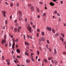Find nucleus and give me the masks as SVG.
<instances>
[{"label":"nucleus","instance_id":"obj_57","mask_svg":"<svg viewBox=\"0 0 66 66\" xmlns=\"http://www.w3.org/2000/svg\"><path fill=\"white\" fill-rule=\"evenodd\" d=\"M60 2L61 4H63V2L62 1H61Z\"/></svg>","mask_w":66,"mask_h":66},{"label":"nucleus","instance_id":"obj_6","mask_svg":"<svg viewBox=\"0 0 66 66\" xmlns=\"http://www.w3.org/2000/svg\"><path fill=\"white\" fill-rule=\"evenodd\" d=\"M18 32H19V30H21V27L20 26L18 27Z\"/></svg>","mask_w":66,"mask_h":66},{"label":"nucleus","instance_id":"obj_15","mask_svg":"<svg viewBox=\"0 0 66 66\" xmlns=\"http://www.w3.org/2000/svg\"><path fill=\"white\" fill-rule=\"evenodd\" d=\"M25 54L26 55H27V56H29V54L28 53L25 52Z\"/></svg>","mask_w":66,"mask_h":66},{"label":"nucleus","instance_id":"obj_1","mask_svg":"<svg viewBox=\"0 0 66 66\" xmlns=\"http://www.w3.org/2000/svg\"><path fill=\"white\" fill-rule=\"evenodd\" d=\"M2 44V45H4V44H5L6 43V40H2L1 41Z\"/></svg>","mask_w":66,"mask_h":66},{"label":"nucleus","instance_id":"obj_44","mask_svg":"<svg viewBox=\"0 0 66 66\" xmlns=\"http://www.w3.org/2000/svg\"><path fill=\"white\" fill-rule=\"evenodd\" d=\"M6 26H5L4 27H3V29L4 30V29H5V28H6Z\"/></svg>","mask_w":66,"mask_h":66},{"label":"nucleus","instance_id":"obj_41","mask_svg":"<svg viewBox=\"0 0 66 66\" xmlns=\"http://www.w3.org/2000/svg\"><path fill=\"white\" fill-rule=\"evenodd\" d=\"M32 62H34V61H35L34 59H33L32 58Z\"/></svg>","mask_w":66,"mask_h":66},{"label":"nucleus","instance_id":"obj_58","mask_svg":"<svg viewBox=\"0 0 66 66\" xmlns=\"http://www.w3.org/2000/svg\"><path fill=\"white\" fill-rule=\"evenodd\" d=\"M39 31H40L39 29H37V31H38V32H39Z\"/></svg>","mask_w":66,"mask_h":66},{"label":"nucleus","instance_id":"obj_2","mask_svg":"<svg viewBox=\"0 0 66 66\" xmlns=\"http://www.w3.org/2000/svg\"><path fill=\"white\" fill-rule=\"evenodd\" d=\"M46 29L47 30H49L50 31H51L52 30V28L51 27H47L46 28Z\"/></svg>","mask_w":66,"mask_h":66},{"label":"nucleus","instance_id":"obj_16","mask_svg":"<svg viewBox=\"0 0 66 66\" xmlns=\"http://www.w3.org/2000/svg\"><path fill=\"white\" fill-rule=\"evenodd\" d=\"M50 5H51L52 6H53V5H54V3H52V2L50 3Z\"/></svg>","mask_w":66,"mask_h":66},{"label":"nucleus","instance_id":"obj_24","mask_svg":"<svg viewBox=\"0 0 66 66\" xmlns=\"http://www.w3.org/2000/svg\"><path fill=\"white\" fill-rule=\"evenodd\" d=\"M46 15V14L45 13H43V16H45Z\"/></svg>","mask_w":66,"mask_h":66},{"label":"nucleus","instance_id":"obj_56","mask_svg":"<svg viewBox=\"0 0 66 66\" xmlns=\"http://www.w3.org/2000/svg\"><path fill=\"white\" fill-rule=\"evenodd\" d=\"M17 58H20V56H17Z\"/></svg>","mask_w":66,"mask_h":66},{"label":"nucleus","instance_id":"obj_17","mask_svg":"<svg viewBox=\"0 0 66 66\" xmlns=\"http://www.w3.org/2000/svg\"><path fill=\"white\" fill-rule=\"evenodd\" d=\"M61 34L62 36L63 37H64L65 36V35H64V34H62L61 33Z\"/></svg>","mask_w":66,"mask_h":66},{"label":"nucleus","instance_id":"obj_25","mask_svg":"<svg viewBox=\"0 0 66 66\" xmlns=\"http://www.w3.org/2000/svg\"><path fill=\"white\" fill-rule=\"evenodd\" d=\"M52 31L54 33H55V31H54V29H52Z\"/></svg>","mask_w":66,"mask_h":66},{"label":"nucleus","instance_id":"obj_3","mask_svg":"<svg viewBox=\"0 0 66 66\" xmlns=\"http://www.w3.org/2000/svg\"><path fill=\"white\" fill-rule=\"evenodd\" d=\"M28 31H29L30 33H31V32H32V30H31V27H29L28 28Z\"/></svg>","mask_w":66,"mask_h":66},{"label":"nucleus","instance_id":"obj_45","mask_svg":"<svg viewBox=\"0 0 66 66\" xmlns=\"http://www.w3.org/2000/svg\"><path fill=\"white\" fill-rule=\"evenodd\" d=\"M25 20L26 22H27V18H26L25 19Z\"/></svg>","mask_w":66,"mask_h":66},{"label":"nucleus","instance_id":"obj_42","mask_svg":"<svg viewBox=\"0 0 66 66\" xmlns=\"http://www.w3.org/2000/svg\"><path fill=\"white\" fill-rule=\"evenodd\" d=\"M63 54H66V52H63Z\"/></svg>","mask_w":66,"mask_h":66},{"label":"nucleus","instance_id":"obj_37","mask_svg":"<svg viewBox=\"0 0 66 66\" xmlns=\"http://www.w3.org/2000/svg\"><path fill=\"white\" fill-rule=\"evenodd\" d=\"M13 43H14L15 42V39H12Z\"/></svg>","mask_w":66,"mask_h":66},{"label":"nucleus","instance_id":"obj_64","mask_svg":"<svg viewBox=\"0 0 66 66\" xmlns=\"http://www.w3.org/2000/svg\"><path fill=\"white\" fill-rule=\"evenodd\" d=\"M12 54H13V53H14V51H12Z\"/></svg>","mask_w":66,"mask_h":66},{"label":"nucleus","instance_id":"obj_35","mask_svg":"<svg viewBox=\"0 0 66 66\" xmlns=\"http://www.w3.org/2000/svg\"><path fill=\"white\" fill-rule=\"evenodd\" d=\"M39 41L40 43L41 42V41H42V40H41V38H40V39L39 40Z\"/></svg>","mask_w":66,"mask_h":66},{"label":"nucleus","instance_id":"obj_52","mask_svg":"<svg viewBox=\"0 0 66 66\" xmlns=\"http://www.w3.org/2000/svg\"><path fill=\"white\" fill-rule=\"evenodd\" d=\"M49 51L50 52H51V48L49 49Z\"/></svg>","mask_w":66,"mask_h":66},{"label":"nucleus","instance_id":"obj_14","mask_svg":"<svg viewBox=\"0 0 66 66\" xmlns=\"http://www.w3.org/2000/svg\"><path fill=\"white\" fill-rule=\"evenodd\" d=\"M41 39V40H42L43 41H45V38H44L43 37H42Z\"/></svg>","mask_w":66,"mask_h":66},{"label":"nucleus","instance_id":"obj_21","mask_svg":"<svg viewBox=\"0 0 66 66\" xmlns=\"http://www.w3.org/2000/svg\"><path fill=\"white\" fill-rule=\"evenodd\" d=\"M26 62L28 63H29V62H30V60H28V59H26Z\"/></svg>","mask_w":66,"mask_h":66},{"label":"nucleus","instance_id":"obj_20","mask_svg":"<svg viewBox=\"0 0 66 66\" xmlns=\"http://www.w3.org/2000/svg\"><path fill=\"white\" fill-rule=\"evenodd\" d=\"M4 37L5 39H6V35H5L4 36Z\"/></svg>","mask_w":66,"mask_h":66},{"label":"nucleus","instance_id":"obj_30","mask_svg":"<svg viewBox=\"0 0 66 66\" xmlns=\"http://www.w3.org/2000/svg\"><path fill=\"white\" fill-rule=\"evenodd\" d=\"M15 42H16V43H17V42H18V39H16L15 40Z\"/></svg>","mask_w":66,"mask_h":66},{"label":"nucleus","instance_id":"obj_32","mask_svg":"<svg viewBox=\"0 0 66 66\" xmlns=\"http://www.w3.org/2000/svg\"><path fill=\"white\" fill-rule=\"evenodd\" d=\"M42 35H45V34L44 33V32H42Z\"/></svg>","mask_w":66,"mask_h":66},{"label":"nucleus","instance_id":"obj_29","mask_svg":"<svg viewBox=\"0 0 66 66\" xmlns=\"http://www.w3.org/2000/svg\"><path fill=\"white\" fill-rule=\"evenodd\" d=\"M10 60L9 59H7V60H6V62H10Z\"/></svg>","mask_w":66,"mask_h":66},{"label":"nucleus","instance_id":"obj_51","mask_svg":"<svg viewBox=\"0 0 66 66\" xmlns=\"http://www.w3.org/2000/svg\"><path fill=\"white\" fill-rule=\"evenodd\" d=\"M52 63H54V61H53V60H52Z\"/></svg>","mask_w":66,"mask_h":66},{"label":"nucleus","instance_id":"obj_46","mask_svg":"<svg viewBox=\"0 0 66 66\" xmlns=\"http://www.w3.org/2000/svg\"><path fill=\"white\" fill-rule=\"evenodd\" d=\"M30 24L31 26H33V22H30Z\"/></svg>","mask_w":66,"mask_h":66},{"label":"nucleus","instance_id":"obj_49","mask_svg":"<svg viewBox=\"0 0 66 66\" xmlns=\"http://www.w3.org/2000/svg\"><path fill=\"white\" fill-rule=\"evenodd\" d=\"M19 20H20V21H21V19H22V18H19Z\"/></svg>","mask_w":66,"mask_h":66},{"label":"nucleus","instance_id":"obj_33","mask_svg":"<svg viewBox=\"0 0 66 66\" xmlns=\"http://www.w3.org/2000/svg\"><path fill=\"white\" fill-rule=\"evenodd\" d=\"M9 45L10 47H11V43L10 42H9Z\"/></svg>","mask_w":66,"mask_h":66},{"label":"nucleus","instance_id":"obj_47","mask_svg":"<svg viewBox=\"0 0 66 66\" xmlns=\"http://www.w3.org/2000/svg\"><path fill=\"white\" fill-rule=\"evenodd\" d=\"M29 38H30L31 39H32V36H30L29 37H28Z\"/></svg>","mask_w":66,"mask_h":66},{"label":"nucleus","instance_id":"obj_28","mask_svg":"<svg viewBox=\"0 0 66 66\" xmlns=\"http://www.w3.org/2000/svg\"><path fill=\"white\" fill-rule=\"evenodd\" d=\"M16 6L17 7H18V6H19V3L18 2L16 3Z\"/></svg>","mask_w":66,"mask_h":66},{"label":"nucleus","instance_id":"obj_27","mask_svg":"<svg viewBox=\"0 0 66 66\" xmlns=\"http://www.w3.org/2000/svg\"><path fill=\"white\" fill-rule=\"evenodd\" d=\"M2 60H4V57L3 56H2Z\"/></svg>","mask_w":66,"mask_h":66},{"label":"nucleus","instance_id":"obj_60","mask_svg":"<svg viewBox=\"0 0 66 66\" xmlns=\"http://www.w3.org/2000/svg\"><path fill=\"white\" fill-rule=\"evenodd\" d=\"M63 38H61V40H62V42H63Z\"/></svg>","mask_w":66,"mask_h":66},{"label":"nucleus","instance_id":"obj_40","mask_svg":"<svg viewBox=\"0 0 66 66\" xmlns=\"http://www.w3.org/2000/svg\"><path fill=\"white\" fill-rule=\"evenodd\" d=\"M63 44L64 45H66V42H63Z\"/></svg>","mask_w":66,"mask_h":66},{"label":"nucleus","instance_id":"obj_54","mask_svg":"<svg viewBox=\"0 0 66 66\" xmlns=\"http://www.w3.org/2000/svg\"><path fill=\"white\" fill-rule=\"evenodd\" d=\"M57 15L58 16H60V14L59 13H57Z\"/></svg>","mask_w":66,"mask_h":66},{"label":"nucleus","instance_id":"obj_13","mask_svg":"<svg viewBox=\"0 0 66 66\" xmlns=\"http://www.w3.org/2000/svg\"><path fill=\"white\" fill-rule=\"evenodd\" d=\"M54 63H55V65H57V61H56V60H55Z\"/></svg>","mask_w":66,"mask_h":66},{"label":"nucleus","instance_id":"obj_55","mask_svg":"<svg viewBox=\"0 0 66 66\" xmlns=\"http://www.w3.org/2000/svg\"><path fill=\"white\" fill-rule=\"evenodd\" d=\"M17 20H16L14 21V22H15V23L17 22Z\"/></svg>","mask_w":66,"mask_h":66},{"label":"nucleus","instance_id":"obj_23","mask_svg":"<svg viewBox=\"0 0 66 66\" xmlns=\"http://www.w3.org/2000/svg\"><path fill=\"white\" fill-rule=\"evenodd\" d=\"M48 60H52V58L51 57H50L48 58Z\"/></svg>","mask_w":66,"mask_h":66},{"label":"nucleus","instance_id":"obj_26","mask_svg":"<svg viewBox=\"0 0 66 66\" xmlns=\"http://www.w3.org/2000/svg\"><path fill=\"white\" fill-rule=\"evenodd\" d=\"M37 55H39V52L37 51Z\"/></svg>","mask_w":66,"mask_h":66},{"label":"nucleus","instance_id":"obj_53","mask_svg":"<svg viewBox=\"0 0 66 66\" xmlns=\"http://www.w3.org/2000/svg\"><path fill=\"white\" fill-rule=\"evenodd\" d=\"M59 22H60V21H61V19H60V18H59Z\"/></svg>","mask_w":66,"mask_h":66},{"label":"nucleus","instance_id":"obj_11","mask_svg":"<svg viewBox=\"0 0 66 66\" xmlns=\"http://www.w3.org/2000/svg\"><path fill=\"white\" fill-rule=\"evenodd\" d=\"M44 61L45 62H46V63H48V60L45 59H44Z\"/></svg>","mask_w":66,"mask_h":66},{"label":"nucleus","instance_id":"obj_62","mask_svg":"<svg viewBox=\"0 0 66 66\" xmlns=\"http://www.w3.org/2000/svg\"><path fill=\"white\" fill-rule=\"evenodd\" d=\"M10 19H12V15L10 16Z\"/></svg>","mask_w":66,"mask_h":66},{"label":"nucleus","instance_id":"obj_12","mask_svg":"<svg viewBox=\"0 0 66 66\" xmlns=\"http://www.w3.org/2000/svg\"><path fill=\"white\" fill-rule=\"evenodd\" d=\"M14 31L15 32H16L17 31V30L18 31L17 28H15L14 29Z\"/></svg>","mask_w":66,"mask_h":66},{"label":"nucleus","instance_id":"obj_19","mask_svg":"<svg viewBox=\"0 0 66 66\" xmlns=\"http://www.w3.org/2000/svg\"><path fill=\"white\" fill-rule=\"evenodd\" d=\"M28 7H31L32 6V5H31V4H28Z\"/></svg>","mask_w":66,"mask_h":66},{"label":"nucleus","instance_id":"obj_63","mask_svg":"<svg viewBox=\"0 0 66 66\" xmlns=\"http://www.w3.org/2000/svg\"><path fill=\"white\" fill-rule=\"evenodd\" d=\"M54 13L55 14H57V12H56V11H54Z\"/></svg>","mask_w":66,"mask_h":66},{"label":"nucleus","instance_id":"obj_4","mask_svg":"<svg viewBox=\"0 0 66 66\" xmlns=\"http://www.w3.org/2000/svg\"><path fill=\"white\" fill-rule=\"evenodd\" d=\"M30 10L31 11V12H32V11H34V6L31 7H30Z\"/></svg>","mask_w":66,"mask_h":66},{"label":"nucleus","instance_id":"obj_43","mask_svg":"<svg viewBox=\"0 0 66 66\" xmlns=\"http://www.w3.org/2000/svg\"><path fill=\"white\" fill-rule=\"evenodd\" d=\"M46 47H47V49H48V45L47 44V45H46Z\"/></svg>","mask_w":66,"mask_h":66},{"label":"nucleus","instance_id":"obj_18","mask_svg":"<svg viewBox=\"0 0 66 66\" xmlns=\"http://www.w3.org/2000/svg\"><path fill=\"white\" fill-rule=\"evenodd\" d=\"M37 11L38 12H39V9L38 8H37Z\"/></svg>","mask_w":66,"mask_h":66},{"label":"nucleus","instance_id":"obj_36","mask_svg":"<svg viewBox=\"0 0 66 66\" xmlns=\"http://www.w3.org/2000/svg\"><path fill=\"white\" fill-rule=\"evenodd\" d=\"M36 35L37 37H38L39 36V35H38V33H37L36 34Z\"/></svg>","mask_w":66,"mask_h":66},{"label":"nucleus","instance_id":"obj_8","mask_svg":"<svg viewBox=\"0 0 66 66\" xmlns=\"http://www.w3.org/2000/svg\"><path fill=\"white\" fill-rule=\"evenodd\" d=\"M54 51V54H57V51H56V50L55 49Z\"/></svg>","mask_w":66,"mask_h":66},{"label":"nucleus","instance_id":"obj_39","mask_svg":"<svg viewBox=\"0 0 66 66\" xmlns=\"http://www.w3.org/2000/svg\"><path fill=\"white\" fill-rule=\"evenodd\" d=\"M5 45L6 48V47H7V44H5Z\"/></svg>","mask_w":66,"mask_h":66},{"label":"nucleus","instance_id":"obj_59","mask_svg":"<svg viewBox=\"0 0 66 66\" xmlns=\"http://www.w3.org/2000/svg\"><path fill=\"white\" fill-rule=\"evenodd\" d=\"M7 64L8 65H10V63L9 62H7Z\"/></svg>","mask_w":66,"mask_h":66},{"label":"nucleus","instance_id":"obj_31","mask_svg":"<svg viewBox=\"0 0 66 66\" xmlns=\"http://www.w3.org/2000/svg\"><path fill=\"white\" fill-rule=\"evenodd\" d=\"M18 13L19 14H20V15H21V11H19Z\"/></svg>","mask_w":66,"mask_h":66},{"label":"nucleus","instance_id":"obj_34","mask_svg":"<svg viewBox=\"0 0 66 66\" xmlns=\"http://www.w3.org/2000/svg\"><path fill=\"white\" fill-rule=\"evenodd\" d=\"M39 49L40 50V51H42V48H41L40 47H39Z\"/></svg>","mask_w":66,"mask_h":66},{"label":"nucleus","instance_id":"obj_38","mask_svg":"<svg viewBox=\"0 0 66 66\" xmlns=\"http://www.w3.org/2000/svg\"><path fill=\"white\" fill-rule=\"evenodd\" d=\"M47 43L48 44H50V42H49V41L48 40H47Z\"/></svg>","mask_w":66,"mask_h":66},{"label":"nucleus","instance_id":"obj_50","mask_svg":"<svg viewBox=\"0 0 66 66\" xmlns=\"http://www.w3.org/2000/svg\"><path fill=\"white\" fill-rule=\"evenodd\" d=\"M15 24L16 26H18V24L17 23H15Z\"/></svg>","mask_w":66,"mask_h":66},{"label":"nucleus","instance_id":"obj_22","mask_svg":"<svg viewBox=\"0 0 66 66\" xmlns=\"http://www.w3.org/2000/svg\"><path fill=\"white\" fill-rule=\"evenodd\" d=\"M10 6H11V7L13 6V4L12 3H10Z\"/></svg>","mask_w":66,"mask_h":66},{"label":"nucleus","instance_id":"obj_10","mask_svg":"<svg viewBox=\"0 0 66 66\" xmlns=\"http://www.w3.org/2000/svg\"><path fill=\"white\" fill-rule=\"evenodd\" d=\"M15 43L13 42L12 46V48H13V49L14 48V46H15Z\"/></svg>","mask_w":66,"mask_h":66},{"label":"nucleus","instance_id":"obj_7","mask_svg":"<svg viewBox=\"0 0 66 66\" xmlns=\"http://www.w3.org/2000/svg\"><path fill=\"white\" fill-rule=\"evenodd\" d=\"M16 51L17 53H19L20 52V50L18 49L16 50Z\"/></svg>","mask_w":66,"mask_h":66},{"label":"nucleus","instance_id":"obj_61","mask_svg":"<svg viewBox=\"0 0 66 66\" xmlns=\"http://www.w3.org/2000/svg\"><path fill=\"white\" fill-rule=\"evenodd\" d=\"M7 20H6V21H5V22L6 24H7Z\"/></svg>","mask_w":66,"mask_h":66},{"label":"nucleus","instance_id":"obj_9","mask_svg":"<svg viewBox=\"0 0 66 66\" xmlns=\"http://www.w3.org/2000/svg\"><path fill=\"white\" fill-rule=\"evenodd\" d=\"M25 44L26 45H28V46H29V43L28 42H25Z\"/></svg>","mask_w":66,"mask_h":66},{"label":"nucleus","instance_id":"obj_5","mask_svg":"<svg viewBox=\"0 0 66 66\" xmlns=\"http://www.w3.org/2000/svg\"><path fill=\"white\" fill-rule=\"evenodd\" d=\"M2 12L3 13V16L4 17H6V15H5V13H6V12L5 11H2Z\"/></svg>","mask_w":66,"mask_h":66},{"label":"nucleus","instance_id":"obj_48","mask_svg":"<svg viewBox=\"0 0 66 66\" xmlns=\"http://www.w3.org/2000/svg\"><path fill=\"white\" fill-rule=\"evenodd\" d=\"M56 36H59V34L57 33V34H56Z\"/></svg>","mask_w":66,"mask_h":66}]
</instances>
